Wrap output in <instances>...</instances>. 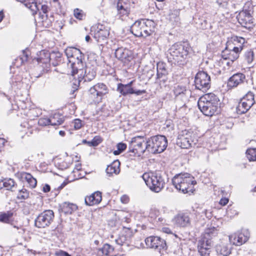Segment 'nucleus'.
<instances>
[{
  "label": "nucleus",
  "mask_w": 256,
  "mask_h": 256,
  "mask_svg": "<svg viewBox=\"0 0 256 256\" xmlns=\"http://www.w3.org/2000/svg\"><path fill=\"white\" fill-rule=\"evenodd\" d=\"M254 96L252 92L248 93L239 102L236 111L238 114L246 112L254 104Z\"/></svg>",
  "instance_id": "16"
},
{
  "label": "nucleus",
  "mask_w": 256,
  "mask_h": 256,
  "mask_svg": "<svg viewBox=\"0 0 256 256\" xmlns=\"http://www.w3.org/2000/svg\"><path fill=\"white\" fill-rule=\"evenodd\" d=\"M228 202V199L226 198H222L220 201V204L222 206H226Z\"/></svg>",
  "instance_id": "54"
},
{
  "label": "nucleus",
  "mask_w": 256,
  "mask_h": 256,
  "mask_svg": "<svg viewBox=\"0 0 256 256\" xmlns=\"http://www.w3.org/2000/svg\"><path fill=\"white\" fill-rule=\"evenodd\" d=\"M190 47L186 42L175 44L170 50V52L174 64L182 65L186 62Z\"/></svg>",
  "instance_id": "4"
},
{
  "label": "nucleus",
  "mask_w": 256,
  "mask_h": 256,
  "mask_svg": "<svg viewBox=\"0 0 256 256\" xmlns=\"http://www.w3.org/2000/svg\"><path fill=\"white\" fill-rule=\"evenodd\" d=\"M50 125H60L64 122V118L58 114H55L50 118Z\"/></svg>",
  "instance_id": "33"
},
{
  "label": "nucleus",
  "mask_w": 256,
  "mask_h": 256,
  "mask_svg": "<svg viewBox=\"0 0 256 256\" xmlns=\"http://www.w3.org/2000/svg\"><path fill=\"white\" fill-rule=\"evenodd\" d=\"M70 66L72 68L71 72L72 76H74L77 74L78 78L84 79V81H90L96 76V72L93 69L90 68H82V63L79 66H76V62H74L71 64Z\"/></svg>",
  "instance_id": "11"
},
{
  "label": "nucleus",
  "mask_w": 256,
  "mask_h": 256,
  "mask_svg": "<svg viewBox=\"0 0 256 256\" xmlns=\"http://www.w3.org/2000/svg\"><path fill=\"white\" fill-rule=\"evenodd\" d=\"M76 204L68 202H64L59 206V210L66 214H72L78 210Z\"/></svg>",
  "instance_id": "24"
},
{
  "label": "nucleus",
  "mask_w": 256,
  "mask_h": 256,
  "mask_svg": "<svg viewBox=\"0 0 256 256\" xmlns=\"http://www.w3.org/2000/svg\"><path fill=\"white\" fill-rule=\"evenodd\" d=\"M74 128L76 130H78L82 126V122L81 120L79 119H76L74 122Z\"/></svg>",
  "instance_id": "48"
},
{
  "label": "nucleus",
  "mask_w": 256,
  "mask_h": 256,
  "mask_svg": "<svg viewBox=\"0 0 256 256\" xmlns=\"http://www.w3.org/2000/svg\"><path fill=\"white\" fill-rule=\"evenodd\" d=\"M233 43L228 41L224 50L222 52V56L225 59L232 60L234 61L240 56L243 46L242 44L245 42V39L242 37L236 36L233 38Z\"/></svg>",
  "instance_id": "3"
},
{
  "label": "nucleus",
  "mask_w": 256,
  "mask_h": 256,
  "mask_svg": "<svg viewBox=\"0 0 256 256\" xmlns=\"http://www.w3.org/2000/svg\"><path fill=\"white\" fill-rule=\"evenodd\" d=\"M242 12H248L252 14L254 12V6L252 2L250 1L246 2L244 4Z\"/></svg>",
  "instance_id": "42"
},
{
  "label": "nucleus",
  "mask_w": 256,
  "mask_h": 256,
  "mask_svg": "<svg viewBox=\"0 0 256 256\" xmlns=\"http://www.w3.org/2000/svg\"><path fill=\"white\" fill-rule=\"evenodd\" d=\"M54 218V212L52 210H46L40 214L35 220V226L39 228L48 226Z\"/></svg>",
  "instance_id": "14"
},
{
  "label": "nucleus",
  "mask_w": 256,
  "mask_h": 256,
  "mask_svg": "<svg viewBox=\"0 0 256 256\" xmlns=\"http://www.w3.org/2000/svg\"><path fill=\"white\" fill-rule=\"evenodd\" d=\"M74 16L78 20H82L86 16L84 12L79 8H75L74 10Z\"/></svg>",
  "instance_id": "40"
},
{
  "label": "nucleus",
  "mask_w": 256,
  "mask_h": 256,
  "mask_svg": "<svg viewBox=\"0 0 256 256\" xmlns=\"http://www.w3.org/2000/svg\"><path fill=\"white\" fill-rule=\"evenodd\" d=\"M154 22L152 20L136 21L130 27L131 32L136 37H146L154 31Z\"/></svg>",
  "instance_id": "5"
},
{
  "label": "nucleus",
  "mask_w": 256,
  "mask_h": 256,
  "mask_svg": "<svg viewBox=\"0 0 256 256\" xmlns=\"http://www.w3.org/2000/svg\"><path fill=\"white\" fill-rule=\"evenodd\" d=\"M4 187L6 188L7 190H12V188L15 186V182L12 178L4 180L3 181Z\"/></svg>",
  "instance_id": "39"
},
{
  "label": "nucleus",
  "mask_w": 256,
  "mask_h": 256,
  "mask_svg": "<svg viewBox=\"0 0 256 256\" xmlns=\"http://www.w3.org/2000/svg\"><path fill=\"white\" fill-rule=\"evenodd\" d=\"M198 142L195 134L188 130H182L179 134L176 144L182 148H189L196 145Z\"/></svg>",
  "instance_id": "9"
},
{
  "label": "nucleus",
  "mask_w": 256,
  "mask_h": 256,
  "mask_svg": "<svg viewBox=\"0 0 256 256\" xmlns=\"http://www.w3.org/2000/svg\"><path fill=\"white\" fill-rule=\"evenodd\" d=\"M28 55L29 52L28 50H23L22 54V56H20V60L22 64L24 63V62L28 60Z\"/></svg>",
  "instance_id": "46"
},
{
  "label": "nucleus",
  "mask_w": 256,
  "mask_h": 256,
  "mask_svg": "<svg viewBox=\"0 0 256 256\" xmlns=\"http://www.w3.org/2000/svg\"><path fill=\"white\" fill-rule=\"evenodd\" d=\"M2 187H4L3 181H0V189L2 188Z\"/></svg>",
  "instance_id": "62"
},
{
  "label": "nucleus",
  "mask_w": 256,
  "mask_h": 256,
  "mask_svg": "<svg viewBox=\"0 0 256 256\" xmlns=\"http://www.w3.org/2000/svg\"><path fill=\"white\" fill-rule=\"evenodd\" d=\"M194 84L196 88L205 92L210 88V78L206 72L200 71L195 76Z\"/></svg>",
  "instance_id": "13"
},
{
  "label": "nucleus",
  "mask_w": 256,
  "mask_h": 256,
  "mask_svg": "<svg viewBox=\"0 0 256 256\" xmlns=\"http://www.w3.org/2000/svg\"><path fill=\"white\" fill-rule=\"evenodd\" d=\"M65 54L68 58H76V66H79L82 63L81 58H79V57H81V52L78 49L74 47H69L65 50Z\"/></svg>",
  "instance_id": "23"
},
{
  "label": "nucleus",
  "mask_w": 256,
  "mask_h": 256,
  "mask_svg": "<svg viewBox=\"0 0 256 256\" xmlns=\"http://www.w3.org/2000/svg\"><path fill=\"white\" fill-rule=\"evenodd\" d=\"M118 16L124 20L128 16L130 11L128 0H118L117 4Z\"/></svg>",
  "instance_id": "19"
},
{
  "label": "nucleus",
  "mask_w": 256,
  "mask_h": 256,
  "mask_svg": "<svg viewBox=\"0 0 256 256\" xmlns=\"http://www.w3.org/2000/svg\"><path fill=\"white\" fill-rule=\"evenodd\" d=\"M102 142V140L101 138L98 136H96L90 142H88V143L90 146H96Z\"/></svg>",
  "instance_id": "44"
},
{
  "label": "nucleus",
  "mask_w": 256,
  "mask_h": 256,
  "mask_svg": "<svg viewBox=\"0 0 256 256\" xmlns=\"http://www.w3.org/2000/svg\"><path fill=\"white\" fill-rule=\"evenodd\" d=\"M250 237V234L248 231L244 233H236L229 236L230 242L236 246H240L245 243Z\"/></svg>",
  "instance_id": "20"
},
{
  "label": "nucleus",
  "mask_w": 256,
  "mask_h": 256,
  "mask_svg": "<svg viewBox=\"0 0 256 256\" xmlns=\"http://www.w3.org/2000/svg\"><path fill=\"white\" fill-rule=\"evenodd\" d=\"M234 62L232 60L225 59L224 58H222V56L218 63L219 66H223L224 69H228L232 66Z\"/></svg>",
  "instance_id": "35"
},
{
  "label": "nucleus",
  "mask_w": 256,
  "mask_h": 256,
  "mask_svg": "<svg viewBox=\"0 0 256 256\" xmlns=\"http://www.w3.org/2000/svg\"><path fill=\"white\" fill-rule=\"evenodd\" d=\"M173 91L176 98L180 96L182 99L186 98V90L185 86L176 85L174 87Z\"/></svg>",
  "instance_id": "32"
},
{
  "label": "nucleus",
  "mask_w": 256,
  "mask_h": 256,
  "mask_svg": "<svg viewBox=\"0 0 256 256\" xmlns=\"http://www.w3.org/2000/svg\"><path fill=\"white\" fill-rule=\"evenodd\" d=\"M4 17V13L2 11L0 12V22L2 21L3 20V18Z\"/></svg>",
  "instance_id": "58"
},
{
  "label": "nucleus",
  "mask_w": 256,
  "mask_h": 256,
  "mask_svg": "<svg viewBox=\"0 0 256 256\" xmlns=\"http://www.w3.org/2000/svg\"><path fill=\"white\" fill-rule=\"evenodd\" d=\"M148 152L152 154L163 152L168 146L166 137L162 135L152 136L148 140Z\"/></svg>",
  "instance_id": "8"
},
{
  "label": "nucleus",
  "mask_w": 256,
  "mask_h": 256,
  "mask_svg": "<svg viewBox=\"0 0 256 256\" xmlns=\"http://www.w3.org/2000/svg\"><path fill=\"white\" fill-rule=\"evenodd\" d=\"M130 198L127 195H123L120 198V201L122 204H126L129 202Z\"/></svg>",
  "instance_id": "52"
},
{
  "label": "nucleus",
  "mask_w": 256,
  "mask_h": 256,
  "mask_svg": "<svg viewBox=\"0 0 256 256\" xmlns=\"http://www.w3.org/2000/svg\"><path fill=\"white\" fill-rule=\"evenodd\" d=\"M132 82H130L127 84H119L118 86L117 90L122 95H126L127 94H132L134 92V90L131 88Z\"/></svg>",
  "instance_id": "29"
},
{
  "label": "nucleus",
  "mask_w": 256,
  "mask_h": 256,
  "mask_svg": "<svg viewBox=\"0 0 256 256\" xmlns=\"http://www.w3.org/2000/svg\"><path fill=\"white\" fill-rule=\"evenodd\" d=\"M108 92V89L106 84L98 83L89 89L88 96L91 102H99Z\"/></svg>",
  "instance_id": "10"
},
{
  "label": "nucleus",
  "mask_w": 256,
  "mask_h": 256,
  "mask_svg": "<svg viewBox=\"0 0 256 256\" xmlns=\"http://www.w3.org/2000/svg\"><path fill=\"white\" fill-rule=\"evenodd\" d=\"M238 22L244 27L250 28L252 23V14L241 11L237 16Z\"/></svg>",
  "instance_id": "21"
},
{
  "label": "nucleus",
  "mask_w": 256,
  "mask_h": 256,
  "mask_svg": "<svg viewBox=\"0 0 256 256\" xmlns=\"http://www.w3.org/2000/svg\"><path fill=\"white\" fill-rule=\"evenodd\" d=\"M114 154V155H118L119 154H120L121 153V152L120 150H114V152H113Z\"/></svg>",
  "instance_id": "57"
},
{
  "label": "nucleus",
  "mask_w": 256,
  "mask_h": 256,
  "mask_svg": "<svg viewBox=\"0 0 256 256\" xmlns=\"http://www.w3.org/2000/svg\"><path fill=\"white\" fill-rule=\"evenodd\" d=\"M13 213L8 211L6 212L0 214V222L4 223H9L12 220Z\"/></svg>",
  "instance_id": "36"
},
{
  "label": "nucleus",
  "mask_w": 256,
  "mask_h": 256,
  "mask_svg": "<svg viewBox=\"0 0 256 256\" xmlns=\"http://www.w3.org/2000/svg\"><path fill=\"white\" fill-rule=\"evenodd\" d=\"M168 74V70L166 68V64L163 62H160L157 63V78H160L163 75Z\"/></svg>",
  "instance_id": "34"
},
{
  "label": "nucleus",
  "mask_w": 256,
  "mask_h": 256,
  "mask_svg": "<svg viewBox=\"0 0 256 256\" xmlns=\"http://www.w3.org/2000/svg\"><path fill=\"white\" fill-rule=\"evenodd\" d=\"M172 183L177 190L183 194L193 192L194 186L196 184L194 178L188 173L176 174L172 179Z\"/></svg>",
  "instance_id": "1"
},
{
  "label": "nucleus",
  "mask_w": 256,
  "mask_h": 256,
  "mask_svg": "<svg viewBox=\"0 0 256 256\" xmlns=\"http://www.w3.org/2000/svg\"><path fill=\"white\" fill-rule=\"evenodd\" d=\"M246 154L250 161H256V148H249Z\"/></svg>",
  "instance_id": "38"
},
{
  "label": "nucleus",
  "mask_w": 256,
  "mask_h": 256,
  "mask_svg": "<svg viewBox=\"0 0 256 256\" xmlns=\"http://www.w3.org/2000/svg\"><path fill=\"white\" fill-rule=\"evenodd\" d=\"M20 178L22 180H25L29 184L30 187L34 188L36 186V180L30 174L22 172L20 174Z\"/></svg>",
  "instance_id": "31"
},
{
  "label": "nucleus",
  "mask_w": 256,
  "mask_h": 256,
  "mask_svg": "<svg viewBox=\"0 0 256 256\" xmlns=\"http://www.w3.org/2000/svg\"><path fill=\"white\" fill-rule=\"evenodd\" d=\"M145 242L148 247L160 251L166 247L165 240L158 236H149L146 239Z\"/></svg>",
  "instance_id": "18"
},
{
  "label": "nucleus",
  "mask_w": 256,
  "mask_h": 256,
  "mask_svg": "<svg viewBox=\"0 0 256 256\" xmlns=\"http://www.w3.org/2000/svg\"><path fill=\"white\" fill-rule=\"evenodd\" d=\"M120 162L118 160L114 161L110 164L108 165L106 168V172L109 176L112 174H118L120 172Z\"/></svg>",
  "instance_id": "28"
},
{
  "label": "nucleus",
  "mask_w": 256,
  "mask_h": 256,
  "mask_svg": "<svg viewBox=\"0 0 256 256\" xmlns=\"http://www.w3.org/2000/svg\"><path fill=\"white\" fill-rule=\"evenodd\" d=\"M50 187L48 184H46L44 186V187H43V192H50Z\"/></svg>",
  "instance_id": "55"
},
{
  "label": "nucleus",
  "mask_w": 256,
  "mask_h": 256,
  "mask_svg": "<svg viewBox=\"0 0 256 256\" xmlns=\"http://www.w3.org/2000/svg\"><path fill=\"white\" fill-rule=\"evenodd\" d=\"M146 92L145 90H138L137 91L134 90V92L133 94H136V95H140Z\"/></svg>",
  "instance_id": "56"
},
{
  "label": "nucleus",
  "mask_w": 256,
  "mask_h": 256,
  "mask_svg": "<svg viewBox=\"0 0 256 256\" xmlns=\"http://www.w3.org/2000/svg\"><path fill=\"white\" fill-rule=\"evenodd\" d=\"M56 256H70L67 252L60 250L55 252Z\"/></svg>",
  "instance_id": "51"
},
{
  "label": "nucleus",
  "mask_w": 256,
  "mask_h": 256,
  "mask_svg": "<svg viewBox=\"0 0 256 256\" xmlns=\"http://www.w3.org/2000/svg\"><path fill=\"white\" fill-rule=\"evenodd\" d=\"M59 134H60V135L62 136H64V134H65V132H64V131L60 130V131L59 132Z\"/></svg>",
  "instance_id": "61"
},
{
  "label": "nucleus",
  "mask_w": 256,
  "mask_h": 256,
  "mask_svg": "<svg viewBox=\"0 0 256 256\" xmlns=\"http://www.w3.org/2000/svg\"><path fill=\"white\" fill-rule=\"evenodd\" d=\"M38 62H40L41 61V58H38Z\"/></svg>",
  "instance_id": "64"
},
{
  "label": "nucleus",
  "mask_w": 256,
  "mask_h": 256,
  "mask_svg": "<svg viewBox=\"0 0 256 256\" xmlns=\"http://www.w3.org/2000/svg\"><path fill=\"white\" fill-rule=\"evenodd\" d=\"M142 177L150 190L155 192H160L164 188V180L159 173H144Z\"/></svg>",
  "instance_id": "6"
},
{
  "label": "nucleus",
  "mask_w": 256,
  "mask_h": 256,
  "mask_svg": "<svg viewBox=\"0 0 256 256\" xmlns=\"http://www.w3.org/2000/svg\"><path fill=\"white\" fill-rule=\"evenodd\" d=\"M116 148H117V149L120 150L121 152H122L126 148V144H125L124 143L120 142L117 144Z\"/></svg>",
  "instance_id": "49"
},
{
  "label": "nucleus",
  "mask_w": 256,
  "mask_h": 256,
  "mask_svg": "<svg viewBox=\"0 0 256 256\" xmlns=\"http://www.w3.org/2000/svg\"><path fill=\"white\" fill-rule=\"evenodd\" d=\"M216 4L220 7L224 8L227 5L226 0H216Z\"/></svg>",
  "instance_id": "50"
},
{
  "label": "nucleus",
  "mask_w": 256,
  "mask_h": 256,
  "mask_svg": "<svg viewBox=\"0 0 256 256\" xmlns=\"http://www.w3.org/2000/svg\"><path fill=\"white\" fill-rule=\"evenodd\" d=\"M114 250L113 248L108 244H105L102 248L100 250L102 254L104 255L108 256Z\"/></svg>",
  "instance_id": "41"
},
{
  "label": "nucleus",
  "mask_w": 256,
  "mask_h": 256,
  "mask_svg": "<svg viewBox=\"0 0 256 256\" xmlns=\"http://www.w3.org/2000/svg\"><path fill=\"white\" fill-rule=\"evenodd\" d=\"M38 124L41 126H46L50 125V118H42L39 119Z\"/></svg>",
  "instance_id": "45"
},
{
  "label": "nucleus",
  "mask_w": 256,
  "mask_h": 256,
  "mask_svg": "<svg viewBox=\"0 0 256 256\" xmlns=\"http://www.w3.org/2000/svg\"><path fill=\"white\" fill-rule=\"evenodd\" d=\"M218 99L214 94L209 93L201 96L198 105L200 110L206 116H211L218 109Z\"/></svg>",
  "instance_id": "2"
},
{
  "label": "nucleus",
  "mask_w": 256,
  "mask_h": 256,
  "mask_svg": "<svg viewBox=\"0 0 256 256\" xmlns=\"http://www.w3.org/2000/svg\"><path fill=\"white\" fill-rule=\"evenodd\" d=\"M244 58L248 64H252L254 59V51L252 50H249L246 52L244 54Z\"/></svg>",
  "instance_id": "37"
},
{
  "label": "nucleus",
  "mask_w": 256,
  "mask_h": 256,
  "mask_svg": "<svg viewBox=\"0 0 256 256\" xmlns=\"http://www.w3.org/2000/svg\"><path fill=\"white\" fill-rule=\"evenodd\" d=\"M216 254L218 255L228 256L230 254V250L227 244L222 242L216 246L215 248Z\"/></svg>",
  "instance_id": "30"
},
{
  "label": "nucleus",
  "mask_w": 256,
  "mask_h": 256,
  "mask_svg": "<svg viewBox=\"0 0 256 256\" xmlns=\"http://www.w3.org/2000/svg\"><path fill=\"white\" fill-rule=\"evenodd\" d=\"M208 26V22L206 20H203V22L201 23L200 28L202 29H206Z\"/></svg>",
  "instance_id": "53"
},
{
  "label": "nucleus",
  "mask_w": 256,
  "mask_h": 256,
  "mask_svg": "<svg viewBox=\"0 0 256 256\" xmlns=\"http://www.w3.org/2000/svg\"><path fill=\"white\" fill-rule=\"evenodd\" d=\"M115 56L122 61H130L133 58L132 52L123 47L118 48L116 50Z\"/></svg>",
  "instance_id": "22"
},
{
  "label": "nucleus",
  "mask_w": 256,
  "mask_h": 256,
  "mask_svg": "<svg viewBox=\"0 0 256 256\" xmlns=\"http://www.w3.org/2000/svg\"><path fill=\"white\" fill-rule=\"evenodd\" d=\"M211 234L210 230H206L198 241V248L201 256H214L212 250L213 241Z\"/></svg>",
  "instance_id": "7"
},
{
  "label": "nucleus",
  "mask_w": 256,
  "mask_h": 256,
  "mask_svg": "<svg viewBox=\"0 0 256 256\" xmlns=\"http://www.w3.org/2000/svg\"><path fill=\"white\" fill-rule=\"evenodd\" d=\"M57 164L58 165V168L60 170H64L68 168L70 166L71 163L70 162H68V160H66L63 161L62 164L58 163Z\"/></svg>",
  "instance_id": "47"
},
{
  "label": "nucleus",
  "mask_w": 256,
  "mask_h": 256,
  "mask_svg": "<svg viewBox=\"0 0 256 256\" xmlns=\"http://www.w3.org/2000/svg\"><path fill=\"white\" fill-rule=\"evenodd\" d=\"M90 38L89 36H86L85 38V40L86 42H88L89 40H90Z\"/></svg>",
  "instance_id": "60"
},
{
  "label": "nucleus",
  "mask_w": 256,
  "mask_h": 256,
  "mask_svg": "<svg viewBox=\"0 0 256 256\" xmlns=\"http://www.w3.org/2000/svg\"><path fill=\"white\" fill-rule=\"evenodd\" d=\"M174 222L181 227L188 226L190 224L189 216L186 214H178L174 219Z\"/></svg>",
  "instance_id": "25"
},
{
  "label": "nucleus",
  "mask_w": 256,
  "mask_h": 256,
  "mask_svg": "<svg viewBox=\"0 0 256 256\" xmlns=\"http://www.w3.org/2000/svg\"><path fill=\"white\" fill-rule=\"evenodd\" d=\"M81 168V165L80 164H78L76 166V169L78 170H80Z\"/></svg>",
  "instance_id": "59"
},
{
  "label": "nucleus",
  "mask_w": 256,
  "mask_h": 256,
  "mask_svg": "<svg viewBox=\"0 0 256 256\" xmlns=\"http://www.w3.org/2000/svg\"><path fill=\"white\" fill-rule=\"evenodd\" d=\"M148 140L146 142L144 136H135L130 140L129 145L130 151L140 156L143 154L146 150L148 151Z\"/></svg>",
  "instance_id": "12"
},
{
  "label": "nucleus",
  "mask_w": 256,
  "mask_h": 256,
  "mask_svg": "<svg viewBox=\"0 0 256 256\" xmlns=\"http://www.w3.org/2000/svg\"><path fill=\"white\" fill-rule=\"evenodd\" d=\"M246 78L245 76L242 73H237L232 76L228 80V86L230 88L237 86L242 83Z\"/></svg>",
  "instance_id": "26"
},
{
  "label": "nucleus",
  "mask_w": 256,
  "mask_h": 256,
  "mask_svg": "<svg viewBox=\"0 0 256 256\" xmlns=\"http://www.w3.org/2000/svg\"><path fill=\"white\" fill-rule=\"evenodd\" d=\"M50 60H51V58H50V59H48V58H46V62H49Z\"/></svg>",
  "instance_id": "63"
},
{
  "label": "nucleus",
  "mask_w": 256,
  "mask_h": 256,
  "mask_svg": "<svg viewBox=\"0 0 256 256\" xmlns=\"http://www.w3.org/2000/svg\"><path fill=\"white\" fill-rule=\"evenodd\" d=\"M23 4L26 8L32 12V15L36 14L38 11L42 10V12L46 14L48 12V6L46 5L41 4L38 2V0H16Z\"/></svg>",
  "instance_id": "17"
},
{
  "label": "nucleus",
  "mask_w": 256,
  "mask_h": 256,
  "mask_svg": "<svg viewBox=\"0 0 256 256\" xmlns=\"http://www.w3.org/2000/svg\"><path fill=\"white\" fill-rule=\"evenodd\" d=\"M110 28L104 24H98L94 33V38L100 44L103 45L106 42L107 38L110 34Z\"/></svg>",
  "instance_id": "15"
},
{
  "label": "nucleus",
  "mask_w": 256,
  "mask_h": 256,
  "mask_svg": "<svg viewBox=\"0 0 256 256\" xmlns=\"http://www.w3.org/2000/svg\"><path fill=\"white\" fill-rule=\"evenodd\" d=\"M102 200V194L100 192H96L90 196H86L85 203L88 206H93L99 204Z\"/></svg>",
  "instance_id": "27"
},
{
  "label": "nucleus",
  "mask_w": 256,
  "mask_h": 256,
  "mask_svg": "<svg viewBox=\"0 0 256 256\" xmlns=\"http://www.w3.org/2000/svg\"><path fill=\"white\" fill-rule=\"evenodd\" d=\"M29 192L24 188H23L19 190L18 193L17 195V198L19 200H25L28 198Z\"/></svg>",
  "instance_id": "43"
}]
</instances>
